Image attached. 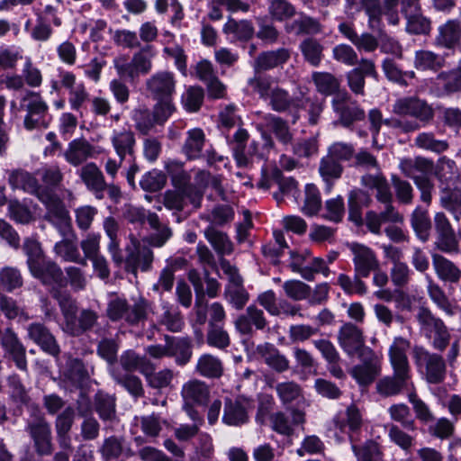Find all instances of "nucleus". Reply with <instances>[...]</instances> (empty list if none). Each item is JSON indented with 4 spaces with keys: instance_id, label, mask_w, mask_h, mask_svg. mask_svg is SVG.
Instances as JSON below:
<instances>
[{
    "instance_id": "49",
    "label": "nucleus",
    "mask_w": 461,
    "mask_h": 461,
    "mask_svg": "<svg viewBox=\"0 0 461 461\" xmlns=\"http://www.w3.org/2000/svg\"><path fill=\"white\" fill-rule=\"evenodd\" d=\"M443 57L429 50H419L415 53V68L421 70H438L444 66Z\"/></svg>"
},
{
    "instance_id": "47",
    "label": "nucleus",
    "mask_w": 461,
    "mask_h": 461,
    "mask_svg": "<svg viewBox=\"0 0 461 461\" xmlns=\"http://www.w3.org/2000/svg\"><path fill=\"white\" fill-rule=\"evenodd\" d=\"M95 410L103 420H112L115 417V398L98 392L95 396Z\"/></svg>"
},
{
    "instance_id": "42",
    "label": "nucleus",
    "mask_w": 461,
    "mask_h": 461,
    "mask_svg": "<svg viewBox=\"0 0 461 461\" xmlns=\"http://www.w3.org/2000/svg\"><path fill=\"white\" fill-rule=\"evenodd\" d=\"M437 85L446 95L461 92V60L456 68L439 73L437 77Z\"/></svg>"
},
{
    "instance_id": "15",
    "label": "nucleus",
    "mask_w": 461,
    "mask_h": 461,
    "mask_svg": "<svg viewBox=\"0 0 461 461\" xmlns=\"http://www.w3.org/2000/svg\"><path fill=\"white\" fill-rule=\"evenodd\" d=\"M338 342L344 352L353 357L360 355L365 347V338L361 329L351 322L343 324L338 332Z\"/></svg>"
},
{
    "instance_id": "45",
    "label": "nucleus",
    "mask_w": 461,
    "mask_h": 461,
    "mask_svg": "<svg viewBox=\"0 0 461 461\" xmlns=\"http://www.w3.org/2000/svg\"><path fill=\"white\" fill-rule=\"evenodd\" d=\"M285 31L288 33L299 34H315L321 32L319 22L310 16L301 14L291 23L285 25Z\"/></svg>"
},
{
    "instance_id": "43",
    "label": "nucleus",
    "mask_w": 461,
    "mask_h": 461,
    "mask_svg": "<svg viewBox=\"0 0 461 461\" xmlns=\"http://www.w3.org/2000/svg\"><path fill=\"white\" fill-rule=\"evenodd\" d=\"M158 323L171 332H180L185 326L183 315L177 307L164 305Z\"/></svg>"
},
{
    "instance_id": "27",
    "label": "nucleus",
    "mask_w": 461,
    "mask_h": 461,
    "mask_svg": "<svg viewBox=\"0 0 461 461\" xmlns=\"http://www.w3.org/2000/svg\"><path fill=\"white\" fill-rule=\"evenodd\" d=\"M427 292L430 300L438 309L443 311L447 316H454L461 312V308L449 301L444 290L430 276H427Z\"/></svg>"
},
{
    "instance_id": "20",
    "label": "nucleus",
    "mask_w": 461,
    "mask_h": 461,
    "mask_svg": "<svg viewBox=\"0 0 461 461\" xmlns=\"http://www.w3.org/2000/svg\"><path fill=\"white\" fill-rule=\"evenodd\" d=\"M77 174L86 189L93 193L96 199L104 198L103 188L105 185V177L95 162L86 163L81 167Z\"/></svg>"
},
{
    "instance_id": "41",
    "label": "nucleus",
    "mask_w": 461,
    "mask_h": 461,
    "mask_svg": "<svg viewBox=\"0 0 461 461\" xmlns=\"http://www.w3.org/2000/svg\"><path fill=\"white\" fill-rule=\"evenodd\" d=\"M31 128L44 127L46 128L50 121L48 113V106L41 98L31 92Z\"/></svg>"
},
{
    "instance_id": "4",
    "label": "nucleus",
    "mask_w": 461,
    "mask_h": 461,
    "mask_svg": "<svg viewBox=\"0 0 461 461\" xmlns=\"http://www.w3.org/2000/svg\"><path fill=\"white\" fill-rule=\"evenodd\" d=\"M416 319L425 336L431 339L433 348L443 352L451 340V334L445 322L426 307L419 308Z\"/></svg>"
},
{
    "instance_id": "58",
    "label": "nucleus",
    "mask_w": 461,
    "mask_h": 461,
    "mask_svg": "<svg viewBox=\"0 0 461 461\" xmlns=\"http://www.w3.org/2000/svg\"><path fill=\"white\" fill-rule=\"evenodd\" d=\"M345 214L344 199L338 195L335 198L329 199L325 202L322 218L333 222L342 221Z\"/></svg>"
},
{
    "instance_id": "13",
    "label": "nucleus",
    "mask_w": 461,
    "mask_h": 461,
    "mask_svg": "<svg viewBox=\"0 0 461 461\" xmlns=\"http://www.w3.org/2000/svg\"><path fill=\"white\" fill-rule=\"evenodd\" d=\"M384 204V209L380 212L375 211H368L366 213V225L370 232L380 235L382 232V224L390 223H402L404 221L403 215L393 204V194L389 202H380Z\"/></svg>"
},
{
    "instance_id": "21",
    "label": "nucleus",
    "mask_w": 461,
    "mask_h": 461,
    "mask_svg": "<svg viewBox=\"0 0 461 461\" xmlns=\"http://www.w3.org/2000/svg\"><path fill=\"white\" fill-rule=\"evenodd\" d=\"M291 58V50L279 48L275 50L263 51L256 58L253 68L256 74H260L278 67H282Z\"/></svg>"
},
{
    "instance_id": "11",
    "label": "nucleus",
    "mask_w": 461,
    "mask_h": 461,
    "mask_svg": "<svg viewBox=\"0 0 461 461\" xmlns=\"http://www.w3.org/2000/svg\"><path fill=\"white\" fill-rule=\"evenodd\" d=\"M331 423L335 430L348 435L353 441L354 435L357 434L363 426V414L355 403H351L344 411L338 412Z\"/></svg>"
},
{
    "instance_id": "30",
    "label": "nucleus",
    "mask_w": 461,
    "mask_h": 461,
    "mask_svg": "<svg viewBox=\"0 0 461 461\" xmlns=\"http://www.w3.org/2000/svg\"><path fill=\"white\" fill-rule=\"evenodd\" d=\"M372 199L370 195L362 189L356 188L348 194V214L349 220L357 224L362 222V209L370 205Z\"/></svg>"
},
{
    "instance_id": "64",
    "label": "nucleus",
    "mask_w": 461,
    "mask_h": 461,
    "mask_svg": "<svg viewBox=\"0 0 461 461\" xmlns=\"http://www.w3.org/2000/svg\"><path fill=\"white\" fill-rule=\"evenodd\" d=\"M99 452L104 461H111L118 458L122 453V439L115 436L104 438L99 448Z\"/></svg>"
},
{
    "instance_id": "2",
    "label": "nucleus",
    "mask_w": 461,
    "mask_h": 461,
    "mask_svg": "<svg viewBox=\"0 0 461 461\" xmlns=\"http://www.w3.org/2000/svg\"><path fill=\"white\" fill-rule=\"evenodd\" d=\"M53 297L58 300L61 308L65 319L63 329L67 333L80 336L96 324L98 314L93 310H82L77 317V305L68 294L55 291Z\"/></svg>"
},
{
    "instance_id": "25",
    "label": "nucleus",
    "mask_w": 461,
    "mask_h": 461,
    "mask_svg": "<svg viewBox=\"0 0 461 461\" xmlns=\"http://www.w3.org/2000/svg\"><path fill=\"white\" fill-rule=\"evenodd\" d=\"M111 143L117 156L122 159L133 158L135 156L136 140L131 130H114L111 136Z\"/></svg>"
},
{
    "instance_id": "39",
    "label": "nucleus",
    "mask_w": 461,
    "mask_h": 461,
    "mask_svg": "<svg viewBox=\"0 0 461 461\" xmlns=\"http://www.w3.org/2000/svg\"><path fill=\"white\" fill-rule=\"evenodd\" d=\"M271 108L278 113L285 112L291 108H298L300 100L292 98L289 93L279 87H274L270 96L267 99Z\"/></svg>"
},
{
    "instance_id": "12",
    "label": "nucleus",
    "mask_w": 461,
    "mask_h": 461,
    "mask_svg": "<svg viewBox=\"0 0 461 461\" xmlns=\"http://www.w3.org/2000/svg\"><path fill=\"white\" fill-rule=\"evenodd\" d=\"M348 249L353 255L352 261L356 275L366 278L371 272L379 269L380 264L373 249L356 242L349 244Z\"/></svg>"
},
{
    "instance_id": "19",
    "label": "nucleus",
    "mask_w": 461,
    "mask_h": 461,
    "mask_svg": "<svg viewBox=\"0 0 461 461\" xmlns=\"http://www.w3.org/2000/svg\"><path fill=\"white\" fill-rule=\"evenodd\" d=\"M135 217L131 219V221H142L145 218L151 229L156 230V233L151 234L148 238V242L153 247H162L171 237L172 231L167 226L160 222L159 218L155 212H148L145 215L144 212L140 210H134Z\"/></svg>"
},
{
    "instance_id": "57",
    "label": "nucleus",
    "mask_w": 461,
    "mask_h": 461,
    "mask_svg": "<svg viewBox=\"0 0 461 461\" xmlns=\"http://www.w3.org/2000/svg\"><path fill=\"white\" fill-rule=\"evenodd\" d=\"M364 278L360 276V275H356L353 278L345 274H340L338 276V285L341 287V289L348 294H359L364 295L366 291V284L361 280Z\"/></svg>"
},
{
    "instance_id": "24",
    "label": "nucleus",
    "mask_w": 461,
    "mask_h": 461,
    "mask_svg": "<svg viewBox=\"0 0 461 461\" xmlns=\"http://www.w3.org/2000/svg\"><path fill=\"white\" fill-rule=\"evenodd\" d=\"M432 267L438 278L449 284H458L461 280L460 267L443 255L434 253L431 256Z\"/></svg>"
},
{
    "instance_id": "61",
    "label": "nucleus",
    "mask_w": 461,
    "mask_h": 461,
    "mask_svg": "<svg viewBox=\"0 0 461 461\" xmlns=\"http://www.w3.org/2000/svg\"><path fill=\"white\" fill-rule=\"evenodd\" d=\"M166 183V175L159 170L153 169L143 175L140 185L145 191L158 192L165 186Z\"/></svg>"
},
{
    "instance_id": "48",
    "label": "nucleus",
    "mask_w": 461,
    "mask_h": 461,
    "mask_svg": "<svg viewBox=\"0 0 461 461\" xmlns=\"http://www.w3.org/2000/svg\"><path fill=\"white\" fill-rule=\"evenodd\" d=\"M191 341L187 338L169 340V357H174L179 366L187 364L192 357Z\"/></svg>"
},
{
    "instance_id": "9",
    "label": "nucleus",
    "mask_w": 461,
    "mask_h": 461,
    "mask_svg": "<svg viewBox=\"0 0 461 461\" xmlns=\"http://www.w3.org/2000/svg\"><path fill=\"white\" fill-rule=\"evenodd\" d=\"M392 112L399 116H411L423 123L434 117L433 109L424 101L415 97H402L393 104Z\"/></svg>"
},
{
    "instance_id": "63",
    "label": "nucleus",
    "mask_w": 461,
    "mask_h": 461,
    "mask_svg": "<svg viewBox=\"0 0 461 461\" xmlns=\"http://www.w3.org/2000/svg\"><path fill=\"white\" fill-rule=\"evenodd\" d=\"M36 176L47 187H56L63 181V173L58 165H46L36 172Z\"/></svg>"
},
{
    "instance_id": "55",
    "label": "nucleus",
    "mask_w": 461,
    "mask_h": 461,
    "mask_svg": "<svg viewBox=\"0 0 461 461\" xmlns=\"http://www.w3.org/2000/svg\"><path fill=\"white\" fill-rule=\"evenodd\" d=\"M300 50L307 62L317 67L322 59V45L315 39L308 38L300 44Z\"/></svg>"
},
{
    "instance_id": "28",
    "label": "nucleus",
    "mask_w": 461,
    "mask_h": 461,
    "mask_svg": "<svg viewBox=\"0 0 461 461\" xmlns=\"http://www.w3.org/2000/svg\"><path fill=\"white\" fill-rule=\"evenodd\" d=\"M361 184L368 189L376 191L375 198L378 202H389L391 188L384 175L378 169L375 174H366L361 177Z\"/></svg>"
},
{
    "instance_id": "31",
    "label": "nucleus",
    "mask_w": 461,
    "mask_h": 461,
    "mask_svg": "<svg viewBox=\"0 0 461 461\" xmlns=\"http://www.w3.org/2000/svg\"><path fill=\"white\" fill-rule=\"evenodd\" d=\"M206 137L200 128H194L186 131V138L182 147L183 153L188 159H196L201 157Z\"/></svg>"
},
{
    "instance_id": "23",
    "label": "nucleus",
    "mask_w": 461,
    "mask_h": 461,
    "mask_svg": "<svg viewBox=\"0 0 461 461\" xmlns=\"http://www.w3.org/2000/svg\"><path fill=\"white\" fill-rule=\"evenodd\" d=\"M181 396L185 404L205 406L210 399V387L203 381L191 379L183 384Z\"/></svg>"
},
{
    "instance_id": "50",
    "label": "nucleus",
    "mask_w": 461,
    "mask_h": 461,
    "mask_svg": "<svg viewBox=\"0 0 461 461\" xmlns=\"http://www.w3.org/2000/svg\"><path fill=\"white\" fill-rule=\"evenodd\" d=\"M414 145L421 149L435 153H442L448 149V143L443 140H437L433 132H420L414 139Z\"/></svg>"
},
{
    "instance_id": "52",
    "label": "nucleus",
    "mask_w": 461,
    "mask_h": 461,
    "mask_svg": "<svg viewBox=\"0 0 461 461\" xmlns=\"http://www.w3.org/2000/svg\"><path fill=\"white\" fill-rule=\"evenodd\" d=\"M388 413L391 419L402 424V426L408 429L416 430V424L411 419V410L405 403H395L388 408Z\"/></svg>"
},
{
    "instance_id": "3",
    "label": "nucleus",
    "mask_w": 461,
    "mask_h": 461,
    "mask_svg": "<svg viewBox=\"0 0 461 461\" xmlns=\"http://www.w3.org/2000/svg\"><path fill=\"white\" fill-rule=\"evenodd\" d=\"M411 356L417 370L428 384H439L445 381L447 362L443 356L420 345L411 348Z\"/></svg>"
},
{
    "instance_id": "32",
    "label": "nucleus",
    "mask_w": 461,
    "mask_h": 461,
    "mask_svg": "<svg viewBox=\"0 0 461 461\" xmlns=\"http://www.w3.org/2000/svg\"><path fill=\"white\" fill-rule=\"evenodd\" d=\"M410 221L418 239L426 242L429 238L431 230L429 211L421 206H417L411 214Z\"/></svg>"
},
{
    "instance_id": "56",
    "label": "nucleus",
    "mask_w": 461,
    "mask_h": 461,
    "mask_svg": "<svg viewBox=\"0 0 461 461\" xmlns=\"http://www.w3.org/2000/svg\"><path fill=\"white\" fill-rule=\"evenodd\" d=\"M120 363L124 370L132 372L140 370L143 375L147 369H152L149 361L141 357L132 350H128L121 356Z\"/></svg>"
},
{
    "instance_id": "18",
    "label": "nucleus",
    "mask_w": 461,
    "mask_h": 461,
    "mask_svg": "<svg viewBox=\"0 0 461 461\" xmlns=\"http://www.w3.org/2000/svg\"><path fill=\"white\" fill-rule=\"evenodd\" d=\"M95 146L84 138L71 140L63 153L65 160L73 167L83 165L87 159L95 158Z\"/></svg>"
},
{
    "instance_id": "6",
    "label": "nucleus",
    "mask_w": 461,
    "mask_h": 461,
    "mask_svg": "<svg viewBox=\"0 0 461 461\" xmlns=\"http://www.w3.org/2000/svg\"><path fill=\"white\" fill-rule=\"evenodd\" d=\"M31 273L44 285L59 284L63 273L53 262L47 260L38 242L31 240Z\"/></svg>"
},
{
    "instance_id": "46",
    "label": "nucleus",
    "mask_w": 461,
    "mask_h": 461,
    "mask_svg": "<svg viewBox=\"0 0 461 461\" xmlns=\"http://www.w3.org/2000/svg\"><path fill=\"white\" fill-rule=\"evenodd\" d=\"M225 34H232L237 40L249 41L254 35V27L249 21H236L229 18L223 26Z\"/></svg>"
},
{
    "instance_id": "29",
    "label": "nucleus",
    "mask_w": 461,
    "mask_h": 461,
    "mask_svg": "<svg viewBox=\"0 0 461 461\" xmlns=\"http://www.w3.org/2000/svg\"><path fill=\"white\" fill-rule=\"evenodd\" d=\"M54 249L57 255L62 258L63 260L83 266L86 265V260L81 258L78 251L73 230L70 234L64 236L62 240L57 242Z\"/></svg>"
},
{
    "instance_id": "5",
    "label": "nucleus",
    "mask_w": 461,
    "mask_h": 461,
    "mask_svg": "<svg viewBox=\"0 0 461 461\" xmlns=\"http://www.w3.org/2000/svg\"><path fill=\"white\" fill-rule=\"evenodd\" d=\"M106 315L112 321H124L136 325L147 318V303L140 300L130 305L125 298L115 296L108 302Z\"/></svg>"
},
{
    "instance_id": "54",
    "label": "nucleus",
    "mask_w": 461,
    "mask_h": 461,
    "mask_svg": "<svg viewBox=\"0 0 461 461\" xmlns=\"http://www.w3.org/2000/svg\"><path fill=\"white\" fill-rule=\"evenodd\" d=\"M153 261V252L149 248L143 247L137 249L136 253H131L127 258L126 263L132 267L133 271L140 269L147 271Z\"/></svg>"
},
{
    "instance_id": "26",
    "label": "nucleus",
    "mask_w": 461,
    "mask_h": 461,
    "mask_svg": "<svg viewBox=\"0 0 461 461\" xmlns=\"http://www.w3.org/2000/svg\"><path fill=\"white\" fill-rule=\"evenodd\" d=\"M257 352L265 364L277 373H284L290 368L289 359L271 343L258 346Z\"/></svg>"
},
{
    "instance_id": "36",
    "label": "nucleus",
    "mask_w": 461,
    "mask_h": 461,
    "mask_svg": "<svg viewBox=\"0 0 461 461\" xmlns=\"http://www.w3.org/2000/svg\"><path fill=\"white\" fill-rule=\"evenodd\" d=\"M263 120L265 127L273 132L281 143L287 145L292 142L293 134L285 120L271 113L266 114Z\"/></svg>"
},
{
    "instance_id": "59",
    "label": "nucleus",
    "mask_w": 461,
    "mask_h": 461,
    "mask_svg": "<svg viewBox=\"0 0 461 461\" xmlns=\"http://www.w3.org/2000/svg\"><path fill=\"white\" fill-rule=\"evenodd\" d=\"M132 119L135 122L136 129L143 134H148L152 128L158 124L153 112L144 107L135 109L133 111Z\"/></svg>"
},
{
    "instance_id": "34",
    "label": "nucleus",
    "mask_w": 461,
    "mask_h": 461,
    "mask_svg": "<svg viewBox=\"0 0 461 461\" xmlns=\"http://www.w3.org/2000/svg\"><path fill=\"white\" fill-rule=\"evenodd\" d=\"M440 206L450 212L456 221L461 220V189L445 187L440 190Z\"/></svg>"
},
{
    "instance_id": "35",
    "label": "nucleus",
    "mask_w": 461,
    "mask_h": 461,
    "mask_svg": "<svg viewBox=\"0 0 461 461\" xmlns=\"http://www.w3.org/2000/svg\"><path fill=\"white\" fill-rule=\"evenodd\" d=\"M204 236L219 256L232 253L233 243L226 233L209 226L204 230Z\"/></svg>"
},
{
    "instance_id": "62",
    "label": "nucleus",
    "mask_w": 461,
    "mask_h": 461,
    "mask_svg": "<svg viewBox=\"0 0 461 461\" xmlns=\"http://www.w3.org/2000/svg\"><path fill=\"white\" fill-rule=\"evenodd\" d=\"M276 391L284 404L291 403L302 396L301 386L294 381L277 384Z\"/></svg>"
},
{
    "instance_id": "10",
    "label": "nucleus",
    "mask_w": 461,
    "mask_h": 461,
    "mask_svg": "<svg viewBox=\"0 0 461 461\" xmlns=\"http://www.w3.org/2000/svg\"><path fill=\"white\" fill-rule=\"evenodd\" d=\"M34 192L43 203H47V219L59 229L62 236L70 234L73 230L71 219L64 204L53 199L49 194H41L40 188H35Z\"/></svg>"
},
{
    "instance_id": "33",
    "label": "nucleus",
    "mask_w": 461,
    "mask_h": 461,
    "mask_svg": "<svg viewBox=\"0 0 461 461\" xmlns=\"http://www.w3.org/2000/svg\"><path fill=\"white\" fill-rule=\"evenodd\" d=\"M2 345L11 355L18 368L26 370V351L25 348L19 343L14 333L6 329L2 336Z\"/></svg>"
},
{
    "instance_id": "37",
    "label": "nucleus",
    "mask_w": 461,
    "mask_h": 461,
    "mask_svg": "<svg viewBox=\"0 0 461 461\" xmlns=\"http://www.w3.org/2000/svg\"><path fill=\"white\" fill-rule=\"evenodd\" d=\"M195 371L203 377L218 378L223 373L222 362L211 354H203L197 360Z\"/></svg>"
},
{
    "instance_id": "40",
    "label": "nucleus",
    "mask_w": 461,
    "mask_h": 461,
    "mask_svg": "<svg viewBox=\"0 0 461 461\" xmlns=\"http://www.w3.org/2000/svg\"><path fill=\"white\" fill-rule=\"evenodd\" d=\"M35 448L39 455H50L52 451L50 427L44 421L39 422L31 429Z\"/></svg>"
},
{
    "instance_id": "38",
    "label": "nucleus",
    "mask_w": 461,
    "mask_h": 461,
    "mask_svg": "<svg viewBox=\"0 0 461 461\" xmlns=\"http://www.w3.org/2000/svg\"><path fill=\"white\" fill-rule=\"evenodd\" d=\"M31 338L41 346V348L52 356L59 353V348L50 331L40 324L31 326Z\"/></svg>"
},
{
    "instance_id": "1",
    "label": "nucleus",
    "mask_w": 461,
    "mask_h": 461,
    "mask_svg": "<svg viewBox=\"0 0 461 461\" xmlns=\"http://www.w3.org/2000/svg\"><path fill=\"white\" fill-rule=\"evenodd\" d=\"M411 341L403 337H395L388 348V357L393 368V375L381 378L375 384V390L383 397L400 394L411 379V368L407 352Z\"/></svg>"
},
{
    "instance_id": "8",
    "label": "nucleus",
    "mask_w": 461,
    "mask_h": 461,
    "mask_svg": "<svg viewBox=\"0 0 461 461\" xmlns=\"http://www.w3.org/2000/svg\"><path fill=\"white\" fill-rule=\"evenodd\" d=\"M333 111L339 115L343 126L348 127L355 122L362 121L366 117L357 101H353L347 91L338 92L331 102Z\"/></svg>"
},
{
    "instance_id": "44",
    "label": "nucleus",
    "mask_w": 461,
    "mask_h": 461,
    "mask_svg": "<svg viewBox=\"0 0 461 461\" xmlns=\"http://www.w3.org/2000/svg\"><path fill=\"white\" fill-rule=\"evenodd\" d=\"M343 169L342 165L329 155L321 159L319 172L329 190L331 189L334 181L341 177Z\"/></svg>"
},
{
    "instance_id": "22",
    "label": "nucleus",
    "mask_w": 461,
    "mask_h": 461,
    "mask_svg": "<svg viewBox=\"0 0 461 461\" xmlns=\"http://www.w3.org/2000/svg\"><path fill=\"white\" fill-rule=\"evenodd\" d=\"M460 41L461 21L459 19H449L438 26V34L435 37L436 46L455 50L460 45Z\"/></svg>"
},
{
    "instance_id": "14",
    "label": "nucleus",
    "mask_w": 461,
    "mask_h": 461,
    "mask_svg": "<svg viewBox=\"0 0 461 461\" xmlns=\"http://www.w3.org/2000/svg\"><path fill=\"white\" fill-rule=\"evenodd\" d=\"M176 79L171 71H158L146 81V88L153 99H173Z\"/></svg>"
},
{
    "instance_id": "51",
    "label": "nucleus",
    "mask_w": 461,
    "mask_h": 461,
    "mask_svg": "<svg viewBox=\"0 0 461 461\" xmlns=\"http://www.w3.org/2000/svg\"><path fill=\"white\" fill-rule=\"evenodd\" d=\"M312 80L316 86L318 92L325 95H336L339 88V80L330 73L314 72Z\"/></svg>"
},
{
    "instance_id": "16",
    "label": "nucleus",
    "mask_w": 461,
    "mask_h": 461,
    "mask_svg": "<svg viewBox=\"0 0 461 461\" xmlns=\"http://www.w3.org/2000/svg\"><path fill=\"white\" fill-rule=\"evenodd\" d=\"M268 325L264 312L256 305H249L244 313L238 316L234 321L236 330L242 336L252 337L254 329L263 330Z\"/></svg>"
},
{
    "instance_id": "17",
    "label": "nucleus",
    "mask_w": 461,
    "mask_h": 461,
    "mask_svg": "<svg viewBox=\"0 0 461 461\" xmlns=\"http://www.w3.org/2000/svg\"><path fill=\"white\" fill-rule=\"evenodd\" d=\"M251 402L243 397L227 398L224 402L222 422L228 426H242L249 421Z\"/></svg>"
},
{
    "instance_id": "60",
    "label": "nucleus",
    "mask_w": 461,
    "mask_h": 461,
    "mask_svg": "<svg viewBox=\"0 0 461 461\" xmlns=\"http://www.w3.org/2000/svg\"><path fill=\"white\" fill-rule=\"evenodd\" d=\"M204 92L200 86H189L182 95L184 107L191 113L197 112L203 102Z\"/></svg>"
},
{
    "instance_id": "7",
    "label": "nucleus",
    "mask_w": 461,
    "mask_h": 461,
    "mask_svg": "<svg viewBox=\"0 0 461 461\" xmlns=\"http://www.w3.org/2000/svg\"><path fill=\"white\" fill-rule=\"evenodd\" d=\"M360 364L355 366L350 375L360 385L371 384L382 372V357L366 348L358 355Z\"/></svg>"
},
{
    "instance_id": "53",
    "label": "nucleus",
    "mask_w": 461,
    "mask_h": 461,
    "mask_svg": "<svg viewBox=\"0 0 461 461\" xmlns=\"http://www.w3.org/2000/svg\"><path fill=\"white\" fill-rule=\"evenodd\" d=\"M156 55V50L151 45L143 46L138 52L132 56L133 65L139 75L148 74L152 68V59Z\"/></svg>"
}]
</instances>
